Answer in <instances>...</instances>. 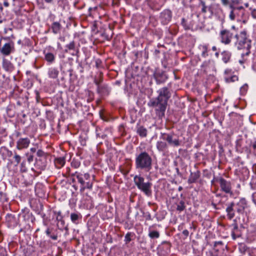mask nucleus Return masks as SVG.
Returning a JSON list of instances; mask_svg holds the SVG:
<instances>
[{"label": "nucleus", "instance_id": "39", "mask_svg": "<svg viewBox=\"0 0 256 256\" xmlns=\"http://www.w3.org/2000/svg\"><path fill=\"white\" fill-rule=\"evenodd\" d=\"M186 208L185 202L184 200H181L176 204V210L181 212L184 210Z\"/></svg>", "mask_w": 256, "mask_h": 256}, {"label": "nucleus", "instance_id": "47", "mask_svg": "<svg viewBox=\"0 0 256 256\" xmlns=\"http://www.w3.org/2000/svg\"><path fill=\"white\" fill-rule=\"evenodd\" d=\"M226 80L228 82H234L238 80V77L236 75H234L230 78H226Z\"/></svg>", "mask_w": 256, "mask_h": 256}, {"label": "nucleus", "instance_id": "31", "mask_svg": "<svg viewBox=\"0 0 256 256\" xmlns=\"http://www.w3.org/2000/svg\"><path fill=\"white\" fill-rule=\"evenodd\" d=\"M82 218V216L79 212H76L70 214V220L75 224H78Z\"/></svg>", "mask_w": 256, "mask_h": 256}, {"label": "nucleus", "instance_id": "2", "mask_svg": "<svg viewBox=\"0 0 256 256\" xmlns=\"http://www.w3.org/2000/svg\"><path fill=\"white\" fill-rule=\"evenodd\" d=\"M152 166V158L148 152L142 151L136 154L135 167L136 170L148 172Z\"/></svg>", "mask_w": 256, "mask_h": 256}, {"label": "nucleus", "instance_id": "30", "mask_svg": "<svg viewBox=\"0 0 256 256\" xmlns=\"http://www.w3.org/2000/svg\"><path fill=\"white\" fill-rule=\"evenodd\" d=\"M54 164L56 167L60 169L62 168L66 164V159L64 157H58L54 158Z\"/></svg>", "mask_w": 256, "mask_h": 256}, {"label": "nucleus", "instance_id": "26", "mask_svg": "<svg viewBox=\"0 0 256 256\" xmlns=\"http://www.w3.org/2000/svg\"><path fill=\"white\" fill-rule=\"evenodd\" d=\"M30 144V140L28 138H20L17 142L16 147L19 150L26 148Z\"/></svg>", "mask_w": 256, "mask_h": 256}, {"label": "nucleus", "instance_id": "50", "mask_svg": "<svg viewBox=\"0 0 256 256\" xmlns=\"http://www.w3.org/2000/svg\"><path fill=\"white\" fill-rule=\"evenodd\" d=\"M0 200L3 202L8 201V198H6V194L4 193L1 191H0Z\"/></svg>", "mask_w": 256, "mask_h": 256}, {"label": "nucleus", "instance_id": "28", "mask_svg": "<svg viewBox=\"0 0 256 256\" xmlns=\"http://www.w3.org/2000/svg\"><path fill=\"white\" fill-rule=\"evenodd\" d=\"M46 235L53 240L58 239L57 229L54 228H48L46 231Z\"/></svg>", "mask_w": 256, "mask_h": 256}, {"label": "nucleus", "instance_id": "4", "mask_svg": "<svg viewBox=\"0 0 256 256\" xmlns=\"http://www.w3.org/2000/svg\"><path fill=\"white\" fill-rule=\"evenodd\" d=\"M76 176L77 182L80 184V192H83L86 189L91 190L93 186L94 180L92 179L90 174H82L79 172H75L74 176Z\"/></svg>", "mask_w": 256, "mask_h": 256}, {"label": "nucleus", "instance_id": "60", "mask_svg": "<svg viewBox=\"0 0 256 256\" xmlns=\"http://www.w3.org/2000/svg\"><path fill=\"white\" fill-rule=\"evenodd\" d=\"M3 147H2L1 148H2ZM4 148L6 150V154L8 157H11L12 156V152L10 150H9L5 147H4Z\"/></svg>", "mask_w": 256, "mask_h": 256}, {"label": "nucleus", "instance_id": "15", "mask_svg": "<svg viewBox=\"0 0 256 256\" xmlns=\"http://www.w3.org/2000/svg\"><path fill=\"white\" fill-rule=\"evenodd\" d=\"M14 48L13 42L6 43L1 48H0V52L4 56H9L12 52H13Z\"/></svg>", "mask_w": 256, "mask_h": 256}, {"label": "nucleus", "instance_id": "10", "mask_svg": "<svg viewBox=\"0 0 256 256\" xmlns=\"http://www.w3.org/2000/svg\"><path fill=\"white\" fill-rule=\"evenodd\" d=\"M22 217L25 223L24 229L26 232H31L30 224L32 223V212L27 208H24L22 210Z\"/></svg>", "mask_w": 256, "mask_h": 256}, {"label": "nucleus", "instance_id": "40", "mask_svg": "<svg viewBox=\"0 0 256 256\" xmlns=\"http://www.w3.org/2000/svg\"><path fill=\"white\" fill-rule=\"evenodd\" d=\"M81 164L80 160L76 158H74L71 162V166L74 168H78Z\"/></svg>", "mask_w": 256, "mask_h": 256}, {"label": "nucleus", "instance_id": "57", "mask_svg": "<svg viewBox=\"0 0 256 256\" xmlns=\"http://www.w3.org/2000/svg\"><path fill=\"white\" fill-rule=\"evenodd\" d=\"M250 10L251 11V14L253 18H256V9L252 8H250Z\"/></svg>", "mask_w": 256, "mask_h": 256}, {"label": "nucleus", "instance_id": "21", "mask_svg": "<svg viewBox=\"0 0 256 256\" xmlns=\"http://www.w3.org/2000/svg\"><path fill=\"white\" fill-rule=\"evenodd\" d=\"M168 145L166 141L158 140L156 143V148L160 152L164 153L167 152Z\"/></svg>", "mask_w": 256, "mask_h": 256}, {"label": "nucleus", "instance_id": "23", "mask_svg": "<svg viewBox=\"0 0 256 256\" xmlns=\"http://www.w3.org/2000/svg\"><path fill=\"white\" fill-rule=\"evenodd\" d=\"M22 49L24 50V52L27 54L30 52L32 50V46L30 39L28 38H24L22 41Z\"/></svg>", "mask_w": 256, "mask_h": 256}, {"label": "nucleus", "instance_id": "46", "mask_svg": "<svg viewBox=\"0 0 256 256\" xmlns=\"http://www.w3.org/2000/svg\"><path fill=\"white\" fill-rule=\"evenodd\" d=\"M65 222L64 218L58 220V223L56 224V226L60 230H63V228L64 226Z\"/></svg>", "mask_w": 256, "mask_h": 256}, {"label": "nucleus", "instance_id": "6", "mask_svg": "<svg viewBox=\"0 0 256 256\" xmlns=\"http://www.w3.org/2000/svg\"><path fill=\"white\" fill-rule=\"evenodd\" d=\"M134 182L137 188L146 196H152V184L149 182H144V178L140 175H136L134 176Z\"/></svg>", "mask_w": 256, "mask_h": 256}, {"label": "nucleus", "instance_id": "12", "mask_svg": "<svg viewBox=\"0 0 256 256\" xmlns=\"http://www.w3.org/2000/svg\"><path fill=\"white\" fill-rule=\"evenodd\" d=\"M220 42L225 44H230L234 35L230 30L225 29L220 31Z\"/></svg>", "mask_w": 256, "mask_h": 256}, {"label": "nucleus", "instance_id": "63", "mask_svg": "<svg viewBox=\"0 0 256 256\" xmlns=\"http://www.w3.org/2000/svg\"><path fill=\"white\" fill-rule=\"evenodd\" d=\"M182 233V234L184 236V238H186L188 236L189 232L186 230H183Z\"/></svg>", "mask_w": 256, "mask_h": 256}, {"label": "nucleus", "instance_id": "59", "mask_svg": "<svg viewBox=\"0 0 256 256\" xmlns=\"http://www.w3.org/2000/svg\"><path fill=\"white\" fill-rule=\"evenodd\" d=\"M221 2H222V4L224 6H229L231 2V0H221Z\"/></svg>", "mask_w": 256, "mask_h": 256}, {"label": "nucleus", "instance_id": "55", "mask_svg": "<svg viewBox=\"0 0 256 256\" xmlns=\"http://www.w3.org/2000/svg\"><path fill=\"white\" fill-rule=\"evenodd\" d=\"M0 256H7V252L6 250L0 246Z\"/></svg>", "mask_w": 256, "mask_h": 256}, {"label": "nucleus", "instance_id": "29", "mask_svg": "<svg viewBox=\"0 0 256 256\" xmlns=\"http://www.w3.org/2000/svg\"><path fill=\"white\" fill-rule=\"evenodd\" d=\"M36 195L39 198L45 196V193L43 190V186L40 184H37L35 186Z\"/></svg>", "mask_w": 256, "mask_h": 256}, {"label": "nucleus", "instance_id": "17", "mask_svg": "<svg viewBox=\"0 0 256 256\" xmlns=\"http://www.w3.org/2000/svg\"><path fill=\"white\" fill-rule=\"evenodd\" d=\"M172 12L169 10H165L160 14V19L164 24H168L172 20Z\"/></svg>", "mask_w": 256, "mask_h": 256}, {"label": "nucleus", "instance_id": "62", "mask_svg": "<svg viewBox=\"0 0 256 256\" xmlns=\"http://www.w3.org/2000/svg\"><path fill=\"white\" fill-rule=\"evenodd\" d=\"M95 64L96 66V68H98L100 66V65L102 64V61L100 59H97L95 62Z\"/></svg>", "mask_w": 256, "mask_h": 256}, {"label": "nucleus", "instance_id": "19", "mask_svg": "<svg viewBox=\"0 0 256 256\" xmlns=\"http://www.w3.org/2000/svg\"><path fill=\"white\" fill-rule=\"evenodd\" d=\"M246 207L247 202L244 198H241L238 202L235 204V209L239 214H243Z\"/></svg>", "mask_w": 256, "mask_h": 256}, {"label": "nucleus", "instance_id": "43", "mask_svg": "<svg viewBox=\"0 0 256 256\" xmlns=\"http://www.w3.org/2000/svg\"><path fill=\"white\" fill-rule=\"evenodd\" d=\"M160 232L156 230L150 231L148 236L151 238H158L160 237Z\"/></svg>", "mask_w": 256, "mask_h": 256}, {"label": "nucleus", "instance_id": "25", "mask_svg": "<svg viewBox=\"0 0 256 256\" xmlns=\"http://www.w3.org/2000/svg\"><path fill=\"white\" fill-rule=\"evenodd\" d=\"M2 66L8 72H12L14 69V64L9 60L4 58L2 59Z\"/></svg>", "mask_w": 256, "mask_h": 256}, {"label": "nucleus", "instance_id": "32", "mask_svg": "<svg viewBox=\"0 0 256 256\" xmlns=\"http://www.w3.org/2000/svg\"><path fill=\"white\" fill-rule=\"evenodd\" d=\"M32 160V155L28 156L27 160L23 161L21 164V171L22 172H26L28 170V168L26 165H28L30 166V162Z\"/></svg>", "mask_w": 256, "mask_h": 256}, {"label": "nucleus", "instance_id": "49", "mask_svg": "<svg viewBox=\"0 0 256 256\" xmlns=\"http://www.w3.org/2000/svg\"><path fill=\"white\" fill-rule=\"evenodd\" d=\"M66 48L68 50H76V44L74 41L71 42L68 44L66 46Z\"/></svg>", "mask_w": 256, "mask_h": 256}, {"label": "nucleus", "instance_id": "14", "mask_svg": "<svg viewBox=\"0 0 256 256\" xmlns=\"http://www.w3.org/2000/svg\"><path fill=\"white\" fill-rule=\"evenodd\" d=\"M239 4V0H231V2L228 6L230 9L229 17L231 20H234L236 16H240V14L236 12V6H238Z\"/></svg>", "mask_w": 256, "mask_h": 256}, {"label": "nucleus", "instance_id": "20", "mask_svg": "<svg viewBox=\"0 0 256 256\" xmlns=\"http://www.w3.org/2000/svg\"><path fill=\"white\" fill-rule=\"evenodd\" d=\"M110 88L106 84L98 86V87L96 89V92L100 96H108L110 94Z\"/></svg>", "mask_w": 256, "mask_h": 256}, {"label": "nucleus", "instance_id": "3", "mask_svg": "<svg viewBox=\"0 0 256 256\" xmlns=\"http://www.w3.org/2000/svg\"><path fill=\"white\" fill-rule=\"evenodd\" d=\"M236 39L234 42L236 46L238 49L246 48V53H242V56H248L250 52V40L246 37V32L244 30L241 32L240 34H236L234 36Z\"/></svg>", "mask_w": 256, "mask_h": 256}, {"label": "nucleus", "instance_id": "38", "mask_svg": "<svg viewBox=\"0 0 256 256\" xmlns=\"http://www.w3.org/2000/svg\"><path fill=\"white\" fill-rule=\"evenodd\" d=\"M208 46L207 44L200 45V48L202 50V56L203 58H206L208 56Z\"/></svg>", "mask_w": 256, "mask_h": 256}, {"label": "nucleus", "instance_id": "56", "mask_svg": "<svg viewBox=\"0 0 256 256\" xmlns=\"http://www.w3.org/2000/svg\"><path fill=\"white\" fill-rule=\"evenodd\" d=\"M101 128L100 127H99L98 126H96V137L97 138H100V131H101Z\"/></svg>", "mask_w": 256, "mask_h": 256}, {"label": "nucleus", "instance_id": "22", "mask_svg": "<svg viewBox=\"0 0 256 256\" xmlns=\"http://www.w3.org/2000/svg\"><path fill=\"white\" fill-rule=\"evenodd\" d=\"M136 132L141 138H144L147 136L148 131L144 126L138 124L136 126Z\"/></svg>", "mask_w": 256, "mask_h": 256}, {"label": "nucleus", "instance_id": "44", "mask_svg": "<svg viewBox=\"0 0 256 256\" xmlns=\"http://www.w3.org/2000/svg\"><path fill=\"white\" fill-rule=\"evenodd\" d=\"M53 213L54 215L56 216V220L57 222L64 218V216L62 215L61 211L53 210Z\"/></svg>", "mask_w": 256, "mask_h": 256}, {"label": "nucleus", "instance_id": "61", "mask_svg": "<svg viewBox=\"0 0 256 256\" xmlns=\"http://www.w3.org/2000/svg\"><path fill=\"white\" fill-rule=\"evenodd\" d=\"M24 250L25 256H32L30 252V248H27Z\"/></svg>", "mask_w": 256, "mask_h": 256}, {"label": "nucleus", "instance_id": "53", "mask_svg": "<svg viewBox=\"0 0 256 256\" xmlns=\"http://www.w3.org/2000/svg\"><path fill=\"white\" fill-rule=\"evenodd\" d=\"M236 10H238V12H240L238 13L240 14V16H242L244 15V8L242 6H236Z\"/></svg>", "mask_w": 256, "mask_h": 256}, {"label": "nucleus", "instance_id": "11", "mask_svg": "<svg viewBox=\"0 0 256 256\" xmlns=\"http://www.w3.org/2000/svg\"><path fill=\"white\" fill-rule=\"evenodd\" d=\"M153 76L158 84L164 83L168 78L164 71L158 68L156 69L153 74Z\"/></svg>", "mask_w": 256, "mask_h": 256}, {"label": "nucleus", "instance_id": "9", "mask_svg": "<svg viewBox=\"0 0 256 256\" xmlns=\"http://www.w3.org/2000/svg\"><path fill=\"white\" fill-rule=\"evenodd\" d=\"M215 180L220 184L221 191L230 196L234 194L230 182L226 180L222 176L217 177Z\"/></svg>", "mask_w": 256, "mask_h": 256}, {"label": "nucleus", "instance_id": "52", "mask_svg": "<svg viewBox=\"0 0 256 256\" xmlns=\"http://www.w3.org/2000/svg\"><path fill=\"white\" fill-rule=\"evenodd\" d=\"M103 78L101 76H100V78L99 79H97L96 78L94 80V83L96 85L97 88L98 87V86L102 85V82Z\"/></svg>", "mask_w": 256, "mask_h": 256}, {"label": "nucleus", "instance_id": "42", "mask_svg": "<svg viewBox=\"0 0 256 256\" xmlns=\"http://www.w3.org/2000/svg\"><path fill=\"white\" fill-rule=\"evenodd\" d=\"M238 248L240 253L244 254L248 250V248L246 246V244L244 243H241L239 244Z\"/></svg>", "mask_w": 256, "mask_h": 256}, {"label": "nucleus", "instance_id": "34", "mask_svg": "<svg viewBox=\"0 0 256 256\" xmlns=\"http://www.w3.org/2000/svg\"><path fill=\"white\" fill-rule=\"evenodd\" d=\"M222 61L226 64L230 62L232 54L228 51H224L222 52Z\"/></svg>", "mask_w": 256, "mask_h": 256}, {"label": "nucleus", "instance_id": "64", "mask_svg": "<svg viewBox=\"0 0 256 256\" xmlns=\"http://www.w3.org/2000/svg\"><path fill=\"white\" fill-rule=\"evenodd\" d=\"M252 201L254 203V204L256 205V192L253 194L252 196Z\"/></svg>", "mask_w": 256, "mask_h": 256}, {"label": "nucleus", "instance_id": "5", "mask_svg": "<svg viewBox=\"0 0 256 256\" xmlns=\"http://www.w3.org/2000/svg\"><path fill=\"white\" fill-rule=\"evenodd\" d=\"M46 154L42 150H38L35 158L34 168H33V171L36 173V176L40 174L46 168Z\"/></svg>", "mask_w": 256, "mask_h": 256}, {"label": "nucleus", "instance_id": "41", "mask_svg": "<svg viewBox=\"0 0 256 256\" xmlns=\"http://www.w3.org/2000/svg\"><path fill=\"white\" fill-rule=\"evenodd\" d=\"M67 173L68 174V176L70 178V179L71 180L72 183H76L77 181V180L76 178V176H74L75 174L74 172H72L70 168H67Z\"/></svg>", "mask_w": 256, "mask_h": 256}, {"label": "nucleus", "instance_id": "13", "mask_svg": "<svg viewBox=\"0 0 256 256\" xmlns=\"http://www.w3.org/2000/svg\"><path fill=\"white\" fill-rule=\"evenodd\" d=\"M6 222L9 228H14L18 223V216L16 214H8L6 216Z\"/></svg>", "mask_w": 256, "mask_h": 256}, {"label": "nucleus", "instance_id": "35", "mask_svg": "<svg viewBox=\"0 0 256 256\" xmlns=\"http://www.w3.org/2000/svg\"><path fill=\"white\" fill-rule=\"evenodd\" d=\"M58 74V70L56 68H51L48 70V74L49 76L52 78H56Z\"/></svg>", "mask_w": 256, "mask_h": 256}, {"label": "nucleus", "instance_id": "48", "mask_svg": "<svg viewBox=\"0 0 256 256\" xmlns=\"http://www.w3.org/2000/svg\"><path fill=\"white\" fill-rule=\"evenodd\" d=\"M248 90V85L247 84H244L240 88V92L241 94L244 95L246 94L247 90Z\"/></svg>", "mask_w": 256, "mask_h": 256}, {"label": "nucleus", "instance_id": "27", "mask_svg": "<svg viewBox=\"0 0 256 256\" xmlns=\"http://www.w3.org/2000/svg\"><path fill=\"white\" fill-rule=\"evenodd\" d=\"M200 176V170H196L194 172H190V174L188 177V182L189 184L195 183L197 182Z\"/></svg>", "mask_w": 256, "mask_h": 256}, {"label": "nucleus", "instance_id": "7", "mask_svg": "<svg viewBox=\"0 0 256 256\" xmlns=\"http://www.w3.org/2000/svg\"><path fill=\"white\" fill-rule=\"evenodd\" d=\"M134 182L137 188L146 196H152V184L149 182H144V178L140 175H136L134 176Z\"/></svg>", "mask_w": 256, "mask_h": 256}, {"label": "nucleus", "instance_id": "58", "mask_svg": "<svg viewBox=\"0 0 256 256\" xmlns=\"http://www.w3.org/2000/svg\"><path fill=\"white\" fill-rule=\"evenodd\" d=\"M14 158L15 160V162H16V165H18L21 160V158L19 155H18L17 154H16L14 156Z\"/></svg>", "mask_w": 256, "mask_h": 256}, {"label": "nucleus", "instance_id": "36", "mask_svg": "<svg viewBox=\"0 0 256 256\" xmlns=\"http://www.w3.org/2000/svg\"><path fill=\"white\" fill-rule=\"evenodd\" d=\"M36 208L34 210L35 212L43 218L45 214L42 212L43 209V205L40 201L36 203Z\"/></svg>", "mask_w": 256, "mask_h": 256}, {"label": "nucleus", "instance_id": "8", "mask_svg": "<svg viewBox=\"0 0 256 256\" xmlns=\"http://www.w3.org/2000/svg\"><path fill=\"white\" fill-rule=\"evenodd\" d=\"M160 138L166 141L169 146L174 148L180 146L182 142L178 136L173 132L168 133L161 132Z\"/></svg>", "mask_w": 256, "mask_h": 256}, {"label": "nucleus", "instance_id": "54", "mask_svg": "<svg viewBox=\"0 0 256 256\" xmlns=\"http://www.w3.org/2000/svg\"><path fill=\"white\" fill-rule=\"evenodd\" d=\"M181 24L185 30H187L190 29V27L187 24L186 21V20L185 18H182Z\"/></svg>", "mask_w": 256, "mask_h": 256}, {"label": "nucleus", "instance_id": "16", "mask_svg": "<svg viewBox=\"0 0 256 256\" xmlns=\"http://www.w3.org/2000/svg\"><path fill=\"white\" fill-rule=\"evenodd\" d=\"M226 212L227 218L228 220H232L235 216V203L231 202L226 204Z\"/></svg>", "mask_w": 256, "mask_h": 256}, {"label": "nucleus", "instance_id": "45", "mask_svg": "<svg viewBox=\"0 0 256 256\" xmlns=\"http://www.w3.org/2000/svg\"><path fill=\"white\" fill-rule=\"evenodd\" d=\"M134 235V234L130 232H128L124 236V242L126 244L129 243L132 240L131 237Z\"/></svg>", "mask_w": 256, "mask_h": 256}, {"label": "nucleus", "instance_id": "37", "mask_svg": "<svg viewBox=\"0 0 256 256\" xmlns=\"http://www.w3.org/2000/svg\"><path fill=\"white\" fill-rule=\"evenodd\" d=\"M44 52L45 54V60L49 63H52L55 60V56L54 54L52 52Z\"/></svg>", "mask_w": 256, "mask_h": 256}, {"label": "nucleus", "instance_id": "24", "mask_svg": "<svg viewBox=\"0 0 256 256\" xmlns=\"http://www.w3.org/2000/svg\"><path fill=\"white\" fill-rule=\"evenodd\" d=\"M247 238L250 241L256 238V226L251 224L248 230Z\"/></svg>", "mask_w": 256, "mask_h": 256}, {"label": "nucleus", "instance_id": "33", "mask_svg": "<svg viewBox=\"0 0 256 256\" xmlns=\"http://www.w3.org/2000/svg\"><path fill=\"white\" fill-rule=\"evenodd\" d=\"M52 30V32L54 34L59 33L62 29V26L59 22H54L50 27Z\"/></svg>", "mask_w": 256, "mask_h": 256}, {"label": "nucleus", "instance_id": "1", "mask_svg": "<svg viewBox=\"0 0 256 256\" xmlns=\"http://www.w3.org/2000/svg\"><path fill=\"white\" fill-rule=\"evenodd\" d=\"M170 88V86H164L159 89L157 92L158 96L150 100L148 104L150 106L154 108L156 114L160 119H162L165 116L168 102L172 96Z\"/></svg>", "mask_w": 256, "mask_h": 256}, {"label": "nucleus", "instance_id": "18", "mask_svg": "<svg viewBox=\"0 0 256 256\" xmlns=\"http://www.w3.org/2000/svg\"><path fill=\"white\" fill-rule=\"evenodd\" d=\"M237 219L238 218L234 220L233 223L232 224V226L233 228L232 231V236L234 240H236L242 236V232L238 229Z\"/></svg>", "mask_w": 256, "mask_h": 256}, {"label": "nucleus", "instance_id": "51", "mask_svg": "<svg viewBox=\"0 0 256 256\" xmlns=\"http://www.w3.org/2000/svg\"><path fill=\"white\" fill-rule=\"evenodd\" d=\"M200 4L202 6V12L204 14H206L207 12V6L206 5L205 2L202 0H200Z\"/></svg>", "mask_w": 256, "mask_h": 256}]
</instances>
